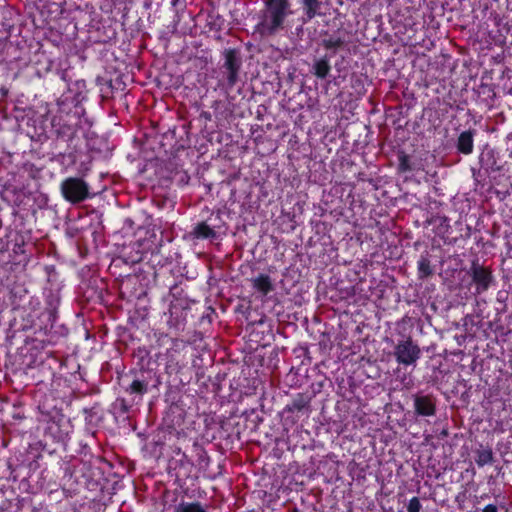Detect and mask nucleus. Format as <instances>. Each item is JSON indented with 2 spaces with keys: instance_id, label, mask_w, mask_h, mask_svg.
<instances>
[{
  "instance_id": "f257e3e1",
  "label": "nucleus",
  "mask_w": 512,
  "mask_h": 512,
  "mask_svg": "<svg viewBox=\"0 0 512 512\" xmlns=\"http://www.w3.org/2000/svg\"><path fill=\"white\" fill-rule=\"evenodd\" d=\"M291 13L288 0H267L266 9L259 23L260 33L271 35L279 30L285 18Z\"/></svg>"
},
{
  "instance_id": "f03ea898",
  "label": "nucleus",
  "mask_w": 512,
  "mask_h": 512,
  "mask_svg": "<svg viewBox=\"0 0 512 512\" xmlns=\"http://www.w3.org/2000/svg\"><path fill=\"white\" fill-rule=\"evenodd\" d=\"M63 198L72 203H80L91 197L90 187L87 182L79 177H68L60 184Z\"/></svg>"
},
{
  "instance_id": "7ed1b4c3",
  "label": "nucleus",
  "mask_w": 512,
  "mask_h": 512,
  "mask_svg": "<svg viewBox=\"0 0 512 512\" xmlns=\"http://www.w3.org/2000/svg\"><path fill=\"white\" fill-rule=\"evenodd\" d=\"M394 356L398 364L416 366L421 357V349L418 344L408 337L395 345Z\"/></svg>"
},
{
  "instance_id": "20e7f679",
  "label": "nucleus",
  "mask_w": 512,
  "mask_h": 512,
  "mask_svg": "<svg viewBox=\"0 0 512 512\" xmlns=\"http://www.w3.org/2000/svg\"><path fill=\"white\" fill-rule=\"evenodd\" d=\"M242 61L234 50L225 52V62L223 67L227 73V83L232 88L238 81L239 71L241 69Z\"/></svg>"
},
{
  "instance_id": "39448f33",
  "label": "nucleus",
  "mask_w": 512,
  "mask_h": 512,
  "mask_svg": "<svg viewBox=\"0 0 512 512\" xmlns=\"http://www.w3.org/2000/svg\"><path fill=\"white\" fill-rule=\"evenodd\" d=\"M186 316L187 311L180 304L173 303L169 309V319L167 320V324L170 328H173L176 331H181L184 329Z\"/></svg>"
},
{
  "instance_id": "423d86ee",
  "label": "nucleus",
  "mask_w": 512,
  "mask_h": 512,
  "mask_svg": "<svg viewBox=\"0 0 512 512\" xmlns=\"http://www.w3.org/2000/svg\"><path fill=\"white\" fill-rule=\"evenodd\" d=\"M472 278L476 284V293L481 294L489 288L492 281L491 273L483 267H474Z\"/></svg>"
},
{
  "instance_id": "0eeeda50",
  "label": "nucleus",
  "mask_w": 512,
  "mask_h": 512,
  "mask_svg": "<svg viewBox=\"0 0 512 512\" xmlns=\"http://www.w3.org/2000/svg\"><path fill=\"white\" fill-rule=\"evenodd\" d=\"M252 287L256 290L262 297L268 295L274 289L273 282L269 275L267 274H259L250 279Z\"/></svg>"
},
{
  "instance_id": "6e6552de",
  "label": "nucleus",
  "mask_w": 512,
  "mask_h": 512,
  "mask_svg": "<svg viewBox=\"0 0 512 512\" xmlns=\"http://www.w3.org/2000/svg\"><path fill=\"white\" fill-rule=\"evenodd\" d=\"M414 408L421 416H433L436 411L435 404L428 396H414Z\"/></svg>"
},
{
  "instance_id": "1a4fd4ad",
  "label": "nucleus",
  "mask_w": 512,
  "mask_h": 512,
  "mask_svg": "<svg viewBox=\"0 0 512 512\" xmlns=\"http://www.w3.org/2000/svg\"><path fill=\"white\" fill-rule=\"evenodd\" d=\"M474 131L467 130L460 133L457 139V150L465 155H470L474 147Z\"/></svg>"
},
{
  "instance_id": "9d476101",
  "label": "nucleus",
  "mask_w": 512,
  "mask_h": 512,
  "mask_svg": "<svg viewBox=\"0 0 512 512\" xmlns=\"http://www.w3.org/2000/svg\"><path fill=\"white\" fill-rule=\"evenodd\" d=\"M191 235L196 239H214L216 232L205 222H201L194 226Z\"/></svg>"
},
{
  "instance_id": "9b49d317",
  "label": "nucleus",
  "mask_w": 512,
  "mask_h": 512,
  "mask_svg": "<svg viewBox=\"0 0 512 512\" xmlns=\"http://www.w3.org/2000/svg\"><path fill=\"white\" fill-rule=\"evenodd\" d=\"M303 9L308 20L314 18L321 8L320 0H302Z\"/></svg>"
},
{
  "instance_id": "f8f14e48",
  "label": "nucleus",
  "mask_w": 512,
  "mask_h": 512,
  "mask_svg": "<svg viewBox=\"0 0 512 512\" xmlns=\"http://www.w3.org/2000/svg\"><path fill=\"white\" fill-rule=\"evenodd\" d=\"M330 64L327 58L317 60L313 65L314 74L321 79L327 77L330 72Z\"/></svg>"
},
{
  "instance_id": "ddd939ff",
  "label": "nucleus",
  "mask_w": 512,
  "mask_h": 512,
  "mask_svg": "<svg viewBox=\"0 0 512 512\" xmlns=\"http://www.w3.org/2000/svg\"><path fill=\"white\" fill-rule=\"evenodd\" d=\"M494 460L493 452L490 448H483L477 450L475 462L479 467H483L487 464H491Z\"/></svg>"
},
{
  "instance_id": "4468645a",
  "label": "nucleus",
  "mask_w": 512,
  "mask_h": 512,
  "mask_svg": "<svg viewBox=\"0 0 512 512\" xmlns=\"http://www.w3.org/2000/svg\"><path fill=\"white\" fill-rule=\"evenodd\" d=\"M175 512H207V511L200 503L183 502V503H180L176 507Z\"/></svg>"
},
{
  "instance_id": "2eb2a0df",
  "label": "nucleus",
  "mask_w": 512,
  "mask_h": 512,
  "mask_svg": "<svg viewBox=\"0 0 512 512\" xmlns=\"http://www.w3.org/2000/svg\"><path fill=\"white\" fill-rule=\"evenodd\" d=\"M147 388H148V383L146 381L135 379L130 384L127 391H129L130 393L142 396L143 394H145L147 392Z\"/></svg>"
},
{
  "instance_id": "dca6fc26",
  "label": "nucleus",
  "mask_w": 512,
  "mask_h": 512,
  "mask_svg": "<svg viewBox=\"0 0 512 512\" xmlns=\"http://www.w3.org/2000/svg\"><path fill=\"white\" fill-rule=\"evenodd\" d=\"M418 272L421 278H425L432 274L430 261L427 257H421L418 261Z\"/></svg>"
},
{
  "instance_id": "f3484780",
  "label": "nucleus",
  "mask_w": 512,
  "mask_h": 512,
  "mask_svg": "<svg viewBox=\"0 0 512 512\" xmlns=\"http://www.w3.org/2000/svg\"><path fill=\"white\" fill-rule=\"evenodd\" d=\"M422 509L421 502L418 497H413L407 505V512H420Z\"/></svg>"
},
{
  "instance_id": "a211bd4d",
  "label": "nucleus",
  "mask_w": 512,
  "mask_h": 512,
  "mask_svg": "<svg viewBox=\"0 0 512 512\" xmlns=\"http://www.w3.org/2000/svg\"><path fill=\"white\" fill-rule=\"evenodd\" d=\"M323 44L328 49H336L343 44V40L340 38L330 37L323 41Z\"/></svg>"
},
{
  "instance_id": "6ab92c4d",
  "label": "nucleus",
  "mask_w": 512,
  "mask_h": 512,
  "mask_svg": "<svg viewBox=\"0 0 512 512\" xmlns=\"http://www.w3.org/2000/svg\"><path fill=\"white\" fill-rule=\"evenodd\" d=\"M400 168L403 171H406V170L409 169V165H408V161H407L406 157H402L401 158V160H400Z\"/></svg>"
},
{
  "instance_id": "aec40b11",
  "label": "nucleus",
  "mask_w": 512,
  "mask_h": 512,
  "mask_svg": "<svg viewBox=\"0 0 512 512\" xmlns=\"http://www.w3.org/2000/svg\"><path fill=\"white\" fill-rule=\"evenodd\" d=\"M482 512H498V509L495 505L489 504L483 508Z\"/></svg>"
},
{
  "instance_id": "412c9836",
  "label": "nucleus",
  "mask_w": 512,
  "mask_h": 512,
  "mask_svg": "<svg viewBox=\"0 0 512 512\" xmlns=\"http://www.w3.org/2000/svg\"><path fill=\"white\" fill-rule=\"evenodd\" d=\"M173 343H174L175 346H178L179 341L178 340H173Z\"/></svg>"
},
{
  "instance_id": "4be33fe9",
  "label": "nucleus",
  "mask_w": 512,
  "mask_h": 512,
  "mask_svg": "<svg viewBox=\"0 0 512 512\" xmlns=\"http://www.w3.org/2000/svg\"><path fill=\"white\" fill-rule=\"evenodd\" d=\"M398 512H403V511H398Z\"/></svg>"
}]
</instances>
